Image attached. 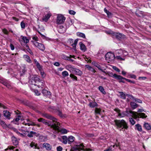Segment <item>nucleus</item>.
<instances>
[{
    "instance_id": "obj_1",
    "label": "nucleus",
    "mask_w": 151,
    "mask_h": 151,
    "mask_svg": "<svg viewBox=\"0 0 151 151\" xmlns=\"http://www.w3.org/2000/svg\"><path fill=\"white\" fill-rule=\"evenodd\" d=\"M126 112V114H127L126 116H133L134 118L135 119L139 118L145 119L147 117V116L144 113H138L137 112L129 110H127Z\"/></svg>"
},
{
    "instance_id": "obj_2",
    "label": "nucleus",
    "mask_w": 151,
    "mask_h": 151,
    "mask_svg": "<svg viewBox=\"0 0 151 151\" xmlns=\"http://www.w3.org/2000/svg\"><path fill=\"white\" fill-rule=\"evenodd\" d=\"M115 124L118 129H120V130H122L124 129H127L128 126L127 123L124 119L121 120L116 119L114 121Z\"/></svg>"
},
{
    "instance_id": "obj_3",
    "label": "nucleus",
    "mask_w": 151,
    "mask_h": 151,
    "mask_svg": "<svg viewBox=\"0 0 151 151\" xmlns=\"http://www.w3.org/2000/svg\"><path fill=\"white\" fill-rule=\"evenodd\" d=\"M32 81H35V83H37V84H33L35 86H37L39 88H42L45 85L44 82L40 80V79L37 77H34Z\"/></svg>"
},
{
    "instance_id": "obj_4",
    "label": "nucleus",
    "mask_w": 151,
    "mask_h": 151,
    "mask_svg": "<svg viewBox=\"0 0 151 151\" xmlns=\"http://www.w3.org/2000/svg\"><path fill=\"white\" fill-rule=\"evenodd\" d=\"M105 58L108 63L113 61L115 58L114 54L111 52L107 53L105 55Z\"/></svg>"
},
{
    "instance_id": "obj_5",
    "label": "nucleus",
    "mask_w": 151,
    "mask_h": 151,
    "mask_svg": "<svg viewBox=\"0 0 151 151\" xmlns=\"http://www.w3.org/2000/svg\"><path fill=\"white\" fill-rule=\"evenodd\" d=\"M66 18L62 14H58L57 17L56 23L58 24H62L64 23Z\"/></svg>"
},
{
    "instance_id": "obj_6",
    "label": "nucleus",
    "mask_w": 151,
    "mask_h": 151,
    "mask_svg": "<svg viewBox=\"0 0 151 151\" xmlns=\"http://www.w3.org/2000/svg\"><path fill=\"white\" fill-rule=\"evenodd\" d=\"M37 121L39 122H42L46 125H47L52 128V127L54 124H52L51 121H48L42 118H40L38 119Z\"/></svg>"
},
{
    "instance_id": "obj_7",
    "label": "nucleus",
    "mask_w": 151,
    "mask_h": 151,
    "mask_svg": "<svg viewBox=\"0 0 151 151\" xmlns=\"http://www.w3.org/2000/svg\"><path fill=\"white\" fill-rule=\"evenodd\" d=\"M23 131L25 132L24 133V134H27L26 133V132L28 133V134H27V136L29 138H32L33 137H35V136L37 137H38V136L39 135V133L38 132H36L33 131H31L30 132L27 130L25 131L24 130H23Z\"/></svg>"
},
{
    "instance_id": "obj_8",
    "label": "nucleus",
    "mask_w": 151,
    "mask_h": 151,
    "mask_svg": "<svg viewBox=\"0 0 151 151\" xmlns=\"http://www.w3.org/2000/svg\"><path fill=\"white\" fill-rule=\"evenodd\" d=\"M53 129L57 130L60 132L62 134H65L67 133L68 131L65 129L63 128H61L57 126L55 124H54V126L52 127Z\"/></svg>"
},
{
    "instance_id": "obj_9",
    "label": "nucleus",
    "mask_w": 151,
    "mask_h": 151,
    "mask_svg": "<svg viewBox=\"0 0 151 151\" xmlns=\"http://www.w3.org/2000/svg\"><path fill=\"white\" fill-rule=\"evenodd\" d=\"M107 33L108 34H112L113 35H115V37L118 39L120 40L121 39H124L125 38V35L121 33H115L112 31L108 32Z\"/></svg>"
},
{
    "instance_id": "obj_10",
    "label": "nucleus",
    "mask_w": 151,
    "mask_h": 151,
    "mask_svg": "<svg viewBox=\"0 0 151 151\" xmlns=\"http://www.w3.org/2000/svg\"><path fill=\"white\" fill-rule=\"evenodd\" d=\"M84 147V146L82 144L78 145H76L71 148V151H76V150L80 151L83 149L82 148Z\"/></svg>"
},
{
    "instance_id": "obj_11",
    "label": "nucleus",
    "mask_w": 151,
    "mask_h": 151,
    "mask_svg": "<svg viewBox=\"0 0 151 151\" xmlns=\"http://www.w3.org/2000/svg\"><path fill=\"white\" fill-rule=\"evenodd\" d=\"M43 117L46 118L52 121L53 122H57V119L51 115L47 113H44L42 114Z\"/></svg>"
},
{
    "instance_id": "obj_12",
    "label": "nucleus",
    "mask_w": 151,
    "mask_h": 151,
    "mask_svg": "<svg viewBox=\"0 0 151 151\" xmlns=\"http://www.w3.org/2000/svg\"><path fill=\"white\" fill-rule=\"evenodd\" d=\"M51 108L54 110H55V112L58 113V114L60 117L63 118H64L66 117V115L65 114H63L61 111H60L59 109H55L54 107H51Z\"/></svg>"
},
{
    "instance_id": "obj_13",
    "label": "nucleus",
    "mask_w": 151,
    "mask_h": 151,
    "mask_svg": "<svg viewBox=\"0 0 151 151\" xmlns=\"http://www.w3.org/2000/svg\"><path fill=\"white\" fill-rule=\"evenodd\" d=\"M35 45L42 51H44L45 49L44 45L42 43L36 42L34 43Z\"/></svg>"
},
{
    "instance_id": "obj_14",
    "label": "nucleus",
    "mask_w": 151,
    "mask_h": 151,
    "mask_svg": "<svg viewBox=\"0 0 151 151\" xmlns=\"http://www.w3.org/2000/svg\"><path fill=\"white\" fill-rule=\"evenodd\" d=\"M4 116L6 119H10L11 113L7 110H5L3 111Z\"/></svg>"
},
{
    "instance_id": "obj_15",
    "label": "nucleus",
    "mask_w": 151,
    "mask_h": 151,
    "mask_svg": "<svg viewBox=\"0 0 151 151\" xmlns=\"http://www.w3.org/2000/svg\"><path fill=\"white\" fill-rule=\"evenodd\" d=\"M58 30L59 32L61 34L65 32L64 26L62 25L58 26Z\"/></svg>"
},
{
    "instance_id": "obj_16",
    "label": "nucleus",
    "mask_w": 151,
    "mask_h": 151,
    "mask_svg": "<svg viewBox=\"0 0 151 151\" xmlns=\"http://www.w3.org/2000/svg\"><path fill=\"white\" fill-rule=\"evenodd\" d=\"M116 79L119 80V82L121 83L122 82L123 83H125V82L124 81V80L126 81L127 78L123 77L122 76H121L120 75H117L116 78Z\"/></svg>"
},
{
    "instance_id": "obj_17",
    "label": "nucleus",
    "mask_w": 151,
    "mask_h": 151,
    "mask_svg": "<svg viewBox=\"0 0 151 151\" xmlns=\"http://www.w3.org/2000/svg\"><path fill=\"white\" fill-rule=\"evenodd\" d=\"M42 92L43 96H45L48 97L51 95V93L46 89H43Z\"/></svg>"
},
{
    "instance_id": "obj_18",
    "label": "nucleus",
    "mask_w": 151,
    "mask_h": 151,
    "mask_svg": "<svg viewBox=\"0 0 151 151\" xmlns=\"http://www.w3.org/2000/svg\"><path fill=\"white\" fill-rule=\"evenodd\" d=\"M43 147H45L46 150H50L51 149V146L50 145L47 143H44L42 145Z\"/></svg>"
},
{
    "instance_id": "obj_19",
    "label": "nucleus",
    "mask_w": 151,
    "mask_h": 151,
    "mask_svg": "<svg viewBox=\"0 0 151 151\" xmlns=\"http://www.w3.org/2000/svg\"><path fill=\"white\" fill-rule=\"evenodd\" d=\"M74 71L76 75L80 76H81L83 74V72L78 69L75 68Z\"/></svg>"
},
{
    "instance_id": "obj_20",
    "label": "nucleus",
    "mask_w": 151,
    "mask_h": 151,
    "mask_svg": "<svg viewBox=\"0 0 151 151\" xmlns=\"http://www.w3.org/2000/svg\"><path fill=\"white\" fill-rule=\"evenodd\" d=\"M39 135L38 137H39V141L41 142H44L46 140L47 138L46 137L40 135L39 133Z\"/></svg>"
},
{
    "instance_id": "obj_21",
    "label": "nucleus",
    "mask_w": 151,
    "mask_h": 151,
    "mask_svg": "<svg viewBox=\"0 0 151 151\" xmlns=\"http://www.w3.org/2000/svg\"><path fill=\"white\" fill-rule=\"evenodd\" d=\"M12 139L14 145L16 146L18 145V141L17 139L14 136H12Z\"/></svg>"
},
{
    "instance_id": "obj_22",
    "label": "nucleus",
    "mask_w": 151,
    "mask_h": 151,
    "mask_svg": "<svg viewBox=\"0 0 151 151\" xmlns=\"http://www.w3.org/2000/svg\"><path fill=\"white\" fill-rule=\"evenodd\" d=\"M88 106L91 108H93L98 106V104L95 102H90Z\"/></svg>"
},
{
    "instance_id": "obj_23",
    "label": "nucleus",
    "mask_w": 151,
    "mask_h": 151,
    "mask_svg": "<svg viewBox=\"0 0 151 151\" xmlns=\"http://www.w3.org/2000/svg\"><path fill=\"white\" fill-rule=\"evenodd\" d=\"M79 44L81 50L84 52L86 51V48L85 45L83 44L82 42H80Z\"/></svg>"
},
{
    "instance_id": "obj_24",
    "label": "nucleus",
    "mask_w": 151,
    "mask_h": 151,
    "mask_svg": "<svg viewBox=\"0 0 151 151\" xmlns=\"http://www.w3.org/2000/svg\"><path fill=\"white\" fill-rule=\"evenodd\" d=\"M66 69L70 71H74L75 68H74L72 65H68L66 66Z\"/></svg>"
},
{
    "instance_id": "obj_25",
    "label": "nucleus",
    "mask_w": 151,
    "mask_h": 151,
    "mask_svg": "<svg viewBox=\"0 0 151 151\" xmlns=\"http://www.w3.org/2000/svg\"><path fill=\"white\" fill-rule=\"evenodd\" d=\"M116 53L117 54L120 55H123L124 53H125V55L127 54V53L126 52V51L125 50L123 51L121 49L117 50L116 51Z\"/></svg>"
},
{
    "instance_id": "obj_26",
    "label": "nucleus",
    "mask_w": 151,
    "mask_h": 151,
    "mask_svg": "<svg viewBox=\"0 0 151 151\" xmlns=\"http://www.w3.org/2000/svg\"><path fill=\"white\" fill-rule=\"evenodd\" d=\"M85 67L88 70H90L91 72H93L94 73H95L96 72V71L95 70L94 68H93L92 67L88 65H85Z\"/></svg>"
},
{
    "instance_id": "obj_27",
    "label": "nucleus",
    "mask_w": 151,
    "mask_h": 151,
    "mask_svg": "<svg viewBox=\"0 0 151 151\" xmlns=\"http://www.w3.org/2000/svg\"><path fill=\"white\" fill-rule=\"evenodd\" d=\"M104 10L106 14L108 17L110 18L112 17V14L110 12L108 11L106 8L104 9Z\"/></svg>"
},
{
    "instance_id": "obj_28",
    "label": "nucleus",
    "mask_w": 151,
    "mask_h": 151,
    "mask_svg": "<svg viewBox=\"0 0 151 151\" xmlns=\"http://www.w3.org/2000/svg\"><path fill=\"white\" fill-rule=\"evenodd\" d=\"M131 106L132 109H134L137 107L138 105L133 102H131L130 104Z\"/></svg>"
},
{
    "instance_id": "obj_29",
    "label": "nucleus",
    "mask_w": 151,
    "mask_h": 151,
    "mask_svg": "<svg viewBox=\"0 0 151 151\" xmlns=\"http://www.w3.org/2000/svg\"><path fill=\"white\" fill-rule=\"evenodd\" d=\"M144 126L145 129L147 130H150L151 129V126L148 123H145L144 124Z\"/></svg>"
},
{
    "instance_id": "obj_30",
    "label": "nucleus",
    "mask_w": 151,
    "mask_h": 151,
    "mask_svg": "<svg viewBox=\"0 0 151 151\" xmlns=\"http://www.w3.org/2000/svg\"><path fill=\"white\" fill-rule=\"evenodd\" d=\"M24 58L25 60L28 63H32V61L30 59V57L29 56L27 55H24Z\"/></svg>"
},
{
    "instance_id": "obj_31",
    "label": "nucleus",
    "mask_w": 151,
    "mask_h": 151,
    "mask_svg": "<svg viewBox=\"0 0 151 151\" xmlns=\"http://www.w3.org/2000/svg\"><path fill=\"white\" fill-rule=\"evenodd\" d=\"M62 142L64 144H66L68 141V138L66 136H64L62 137Z\"/></svg>"
},
{
    "instance_id": "obj_32",
    "label": "nucleus",
    "mask_w": 151,
    "mask_h": 151,
    "mask_svg": "<svg viewBox=\"0 0 151 151\" xmlns=\"http://www.w3.org/2000/svg\"><path fill=\"white\" fill-rule=\"evenodd\" d=\"M30 146L31 147H33L35 149H39L40 148L37 146V144H35L33 142H32L30 144Z\"/></svg>"
},
{
    "instance_id": "obj_33",
    "label": "nucleus",
    "mask_w": 151,
    "mask_h": 151,
    "mask_svg": "<svg viewBox=\"0 0 151 151\" xmlns=\"http://www.w3.org/2000/svg\"><path fill=\"white\" fill-rule=\"evenodd\" d=\"M92 64L97 67L99 70H102L101 69V66L98 63H96L95 62H92Z\"/></svg>"
},
{
    "instance_id": "obj_34",
    "label": "nucleus",
    "mask_w": 151,
    "mask_h": 151,
    "mask_svg": "<svg viewBox=\"0 0 151 151\" xmlns=\"http://www.w3.org/2000/svg\"><path fill=\"white\" fill-rule=\"evenodd\" d=\"M75 139V138L73 136H71L69 137L68 138V144H70L71 143L73 142Z\"/></svg>"
},
{
    "instance_id": "obj_35",
    "label": "nucleus",
    "mask_w": 151,
    "mask_h": 151,
    "mask_svg": "<svg viewBox=\"0 0 151 151\" xmlns=\"http://www.w3.org/2000/svg\"><path fill=\"white\" fill-rule=\"evenodd\" d=\"M99 90L101 91V92L103 94H105L106 93V92L105 91L103 87L102 86H100L98 87Z\"/></svg>"
},
{
    "instance_id": "obj_36",
    "label": "nucleus",
    "mask_w": 151,
    "mask_h": 151,
    "mask_svg": "<svg viewBox=\"0 0 151 151\" xmlns=\"http://www.w3.org/2000/svg\"><path fill=\"white\" fill-rule=\"evenodd\" d=\"M135 126L139 131L141 132L142 131V127L140 124H136Z\"/></svg>"
},
{
    "instance_id": "obj_37",
    "label": "nucleus",
    "mask_w": 151,
    "mask_h": 151,
    "mask_svg": "<svg viewBox=\"0 0 151 151\" xmlns=\"http://www.w3.org/2000/svg\"><path fill=\"white\" fill-rule=\"evenodd\" d=\"M119 93L120 94V97L122 99H126V94L124 93L123 92H119Z\"/></svg>"
},
{
    "instance_id": "obj_38",
    "label": "nucleus",
    "mask_w": 151,
    "mask_h": 151,
    "mask_svg": "<svg viewBox=\"0 0 151 151\" xmlns=\"http://www.w3.org/2000/svg\"><path fill=\"white\" fill-rule=\"evenodd\" d=\"M108 75L109 76L113 78L116 79V77L117 76L116 74H113L112 72H109L108 73Z\"/></svg>"
},
{
    "instance_id": "obj_39",
    "label": "nucleus",
    "mask_w": 151,
    "mask_h": 151,
    "mask_svg": "<svg viewBox=\"0 0 151 151\" xmlns=\"http://www.w3.org/2000/svg\"><path fill=\"white\" fill-rule=\"evenodd\" d=\"M78 41V39H76L74 41V43L72 44L71 45L73 47L74 49H76V45L77 44Z\"/></svg>"
},
{
    "instance_id": "obj_40",
    "label": "nucleus",
    "mask_w": 151,
    "mask_h": 151,
    "mask_svg": "<svg viewBox=\"0 0 151 151\" xmlns=\"http://www.w3.org/2000/svg\"><path fill=\"white\" fill-rule=\"evenodd\" d=\"M2 83L8 88L9 89H11V86L10 85L4 81H3Z\"/></svg>"
},
{
    "instance_id": "obj_41",
    "label": "nucleus",
    "mask_w": 151,
    "mask_h": 151,
    "mask_svg": "<svg viewBox=\"0 0 151 151\" xmlns=\"http://www.w3.org/2000/svg\"><path fill=\"white\" fill-rule=\"evenodd\" d=\"M129 122L132 125H134L136 123V122L134 120L132 117H130L129 119Z\"/></svg>"
},
{
    "instance_id": "obj_42",
    "label": "nucleus",
    "mask_w": 151,
    "mask_h": 151,
    "mask_svg": "<svg viewBox=\"0 0 151 151\" xmlns=\"http://www.w3.org/2000/svg\"><path fill=\"white\" fill-rule=\"evenodd\" d=\"M126 111H124L122 112V113H119L118 114V116L120 117H123L126 116L127 114H126Z\"/></svg>"
},
{
    "instance_id": "obj_43",
    "label": "nucleus",
    "mask_w": 151,
    "mask_h": 151,
    "mask_svg": "<svg viewBox=\"0 0 151 151\" xmlns=\"http://www.w3.org/2000/svg\"><path fill=\"white\" fill-rule=\"evenodd\" d=\"M77 35L78 36L83 38H85L86 37L85 35L82 33L77 32Z\"/></svg>"
},
{
    "instance_id": "obj_44",
    "label": "nucleus",
    "mask_w": 151,
    "mask_h": 151,
    "mask_svg": "<svg viewBox=\"0 0 151 151\" xmlns=\"http://www.w3.org/2000/svg\"><path fill=\"white\" fill-rule=\"evenodd\" d=\"M51 16V14L50 13H48L45 15V18H44V20H47Z\"/></svg>"
},
{
    "instance_id": "obj_45",
    "label": "nucleus",
    "mask_w": 151,
    "mask_h": 151,
    "mask_svg": "<svg viewBox=\"0 0 151 151\" xmlns=\"http://www.w3.org/2000/svg\"><path fill=\"white\" fill-rule=\"evenodd\" d=\"M37 32L39 34H40V35H41V37L42 38H43V39H45L46 40H49L48 37H46V36H45L44 35L42 34L39 31H38Z\"/></svg>"
},
{
    "instance_id": "obj_46",
    "label": "nucleus",
    "mask_w": 151,
    "mask_h": 151,
    "mask_svg": "<svg viewBox=\"0 0 151 151\" xmlns=\"http://www.w3.org/2000/svg\"><path fill=\"white\" fill-rule=\"evenodd\" d=\"M62 75L63 77L67 76L69 75L68 73L66 71H65L62 72Z\"/></svg>"
},
{
    "instance_id": "obj_47",
    "label": "nucleus",
    "mask_w": 151,
    "mask_h": 151,
    "mask_svg": "<svg viewBox=\"0 0 151 151\" xmlns=\"http://www.w3.org/2000/svg\"><path fill=\"white\" fill-rule=\"evenodd\" d=\"M101 112V109H99L98 108H96L95 110V112L96 114H100Z\"/></svg>"
},
{
    "instance_id": "obj_48",
    "label": "nucleus",
    "mask_w": 151,
    "mask_h": 151,
    "mask_svg": "<svg viewBox=\"0 0 151 151\" xmlns=\"http://www.w3.org/2000/svg\"><path fill=\"white\" fill-rule=\"evenodd\" d=\"M70 78H73L74 80H75L76 81H77V77L74 75L72 74H70Z\"/></svg>"
},
{
    "instance_id": "obj_49",
    "label": "nucleus",
    "mask_w": 151,
    "mask_h": 151,
    "mask_svg": "<svg viewBox=\"0 0 151 151\" xmlns=\"http://www.w3.org/2000/svg\"><path fill=\"white\" fill-rule=\"evenodd\" d=\"M22 39L24 42L25 43H27L29 42V40L25 37H23L22 38Z\"/></svg>"
},
{
    "instance_id": "obj_50",
    "label": "nucleus",
    "mask_w": 151,
    "mask_h": 151,
    "mask_svg": "<svg viewBox=\"0 0 151 151\" xmlns=\"http://www.w3.org/2000/svg\"><path fill=\"white\" fill-rule=\"evenodd\" d=\"M115 58L116 59L118 60H124V58H123L121 57L120 55H118L115 57Z\"/></svg>"
},
{
    "instance_id": "obj_51",
    "label": "nucleus",
    "mask_w": 151,
    "mask_h": 151,
    "mask_svg": "<svg viewBox=\"0 0 151 151\" xmlns=\"http://www.w3.org/2000/svg\"><path fill=\"white\" fill-rule=\"evenodd\" d=\"M20 25L21 26V28L22 29H24L25 28V24L24 22L22 21L20 23Z\"/></svg>"
},
{
    "instance_id": "obj_52",
    "label": "nucleus",
    "mask_w": 151,
    "mask_h": 151,
    "mask_svg": "<svg viewBox=\"0 0 151 151\" xmlns=\"http://www.w3.org/2000/svg\"><path fill=\"white\" fill-rule=\"evenodd\" d=\"M21 117V116L20 115H18L17 117L15 119H14L12 121V122H14V121L17 122L19 121L20 119V118Z\"/></svg>"
},
{
    "instance_id": "obj_53",
    "label": "nucleus",
    "mask_w": 151,
    "mask_h": 151,
    "mask_svg": "<svg viewBox=\"0 0 151 151\" xmlns=\"http://www.w3.org/2000/svg\"><path fill=\"white\" fill-rule=\"evenodd\" d=\"M134 101H135L137 103H142V100H141L139 99H137L135 98L134 100Z\"/></svg>"
},
{
    "instance_id": "obj_54",
    "label": "nucleus",
    "mask_w": 151,
    "mask_h": 151,
    "mask_svg": "<svg viewBox=\"0 0 151 151\" xmlns=\"http://www.w3.org/2000/svg\"><path fill=\"white\" fill-rule=\"evenodd\" d=\"M114 146L112 147L111 146L108 147L106 149L104 150V151H112L113 149V148L114 147Z\"/></svg>"
},
{
    "instance_id": "obj_55",
    "label": "nucleus",
    "mask_w": 151,
    "mask_h": 151,
    "mask_svg": "<svg viewBox=\"0 0 151 151\" xmlns=\"http://www.w3.org/2000/svg\"><path fill=\"white\" fill-rule=\"evenodd\" d=\"M113 68L114 70H115L116 71L118 72H119L120 71V70L116 66H113Z\"/></svg>"
},
{
    "instance_id": "obj_56",
    "label": "nucleus",
    "mask_w": 151,
    "mask_h": 151,
    "mask_svg": "<svg viewBox=\"0 0 151 151\" xmlns=\"http://www.w3.org/2000/svg\"><path fill=\"white\" fill-rule=\"evenodd\" d=\"M36 64L37 68L39 69V70H40V69H41L42 68L39 63L38 62H37Z\"/></svg>"
},
{
    "instance_id": "obj_57",
    "label": "nucleus",
    "mask_w": 151,
    "mask_h": 151,
    "mask_svg": "<svg viewBox=\"0 0 151 151\" xmlns=\"http://www.w3.org/2000/svg\"><path fill=\"white\" fill-rule=\"evenodd\" d=\"M27 47H28V48L27 49V51L29 52V53L31 55H32L33 53L32 52V51L31 50V49L29 48V47L27 45L26 46Z\"/></svg>"
},
{
    "instance_id": "obj_58",
    "label": "nucleus",
    "mask_w": 151,
    "mask_h": 151,
    "mask_svg": "<svg viewBox=\"0 0 151 151\" xmlns=\"http://www.w3.org/2000/svg\"><path fill=\"white\" fill-rule=\"evenodd\" d=\"M69 13L70 14L74 15L76 14V12L72 10H69Z\"/></svg>"
},
{
    "instance_id": "obj_59",
    "label": "nucleus",
    "mask_w": 151,
    "mask_h": 151,
    "mask_svg": "<svg viewBox=\"0 0 151 151\" xmlns=\"http://www.w3.org/2000/svg\"><path fill=\"white\" fill-rule=\"evenodd\" d=\"M62 147L60 146H59L57 148V150L58 151H62Z\"/></svg>"
},
{
    "instance_id": "obj_60",
    "label": "nucleus",
    "mask_w": 151,
    "mask_h": 151,
    "mask_svg": "<svg viewBox=\"0 0 151 151\" xmlns=\"http://www.w3.org/2000/svg\"><path fill=\"white\" fill-rule=\"evenodd\" d=\"M0 107L3 108L4 109H7L6 107L3 104L1 103H0Z\"/></svg>"
},
{
    "instance_id": "obj_61",
    "label": "nucleus",
    "mask_w": 151,
    "mask_h": 151,
    "mask_svg": "<svg viewBox=\"0 0 151 151\" xmlns=\"http://www.w3.org/2000/svg\"><path fill=\"white\" fill-rule=\"evenodd\" d=\"M0 124L3 126H5L6 125L5 122L2 120H0Z\"/></svg>"
},
{
    "instance_id": "obj_62",
    "label": "nucleus",
    "mask_w": 151,
    "mask_h": 151,
    "mask_svg": "<svg viewBox=\"0 0 151 151\" xmlns=\"http://www.w3.org/2000/svg\"><path fill=\"white\" fill-rule=\"evenodd\" d=\"M34 92L36 95L37 96H39L40 94V93L37 90H35Z\"/></svg>"
},
{
    "instance_id": "obj_63",
    "label": "nucleus",
    "mask_w": 151,
    "mask_h": 151,
    "mask_svg": "<svg viewBox=\"0 0 151 151\" xmlns=\"http://www.w3.org/2000/svg\"><path fill=\"white\" fill-rule=\"evenodd\" d=\"M40 74L42 78H44L45 76V74L44 72L43 71L40 72Z\"/></svg>"
},
{
    "instance_id": "obj_64",
    "label": "nucleus",
    "mask_w": 151,
    "mask_h": 151,
    "mask_svg": "<svg viewBox=\"0 0 151 151\" xmlns=\"http://www.w3.org/2000/svg\"><path fill=\"white\" fill-rule=\"evenodd\" d=\"M129 76H130V78H134V79H136V76L135 75H134V74L130 75H129Z\"/></svg>"
}]
</instances>
